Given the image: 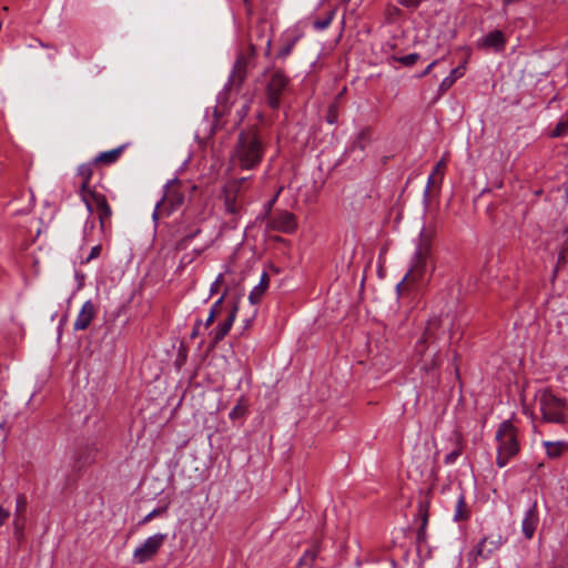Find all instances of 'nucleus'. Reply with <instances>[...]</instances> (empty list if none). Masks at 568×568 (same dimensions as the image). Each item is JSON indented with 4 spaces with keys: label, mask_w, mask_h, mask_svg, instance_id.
Instances as JSON below:
<instances>
[{
    "label": "nucleus",
    "mask_w": 568,
    "mask_h": 568,
    "mask_svg": "<svg viewBox=\"0 0 568 568\" xmlns=\"http://www.w3.org/2000/svg\"><path fill=\"white\" fill-rule=\"evenodd\" d=\"M264 155L263 142L255 130L242 131L237 136L233 162L243 170H253Z\"/></svg>",
    "instance_id": "nucleus-1"
},
{
    "label": "nucleus",
    "mask_w": 568,
    "mask_h": 568,
    "mask_svg": "<svg viewBox=\"0 0 568 568\" xmlns=\"http://www.w3.org/2000/svg\"><path fill=\"white\" fill-rule=\"evenodd\" d=\"M541 418L545 423L565 425L568 422V400L550 388H540L535 394Z\"/></svg>",
    "instance_id": "nucleus-2"
},
{
    "label": "nucleus",
    "mask_w": 568,
    "mask_h": 568,
    "mask_svg": "<svg viewBox=\"0 0 568 568\" xmlns=\"http://www.w3.org/2000/svg\"><path fill=\"white\" fill-rule=\"evenodd\" d=\"M439 327V320L434 318L427 323L423 336L417 341L415 352L422 357L420 368L426 373H432L440 365L439 347L436 344V329Z\"/></svg>",
    "instance_id": "nucleus-3"
},
{
    "label": "nucleus",
    "mask_w": 568,
    "mask_h": 568,
    "mask_svg": "<svg viewBox=\"0 0 568 568\" xmlns=\"http://www.w3.org/2000/svg\"><path fill=\"white\" fill-rule=\"evenodd\" d=\"M495 440L497 443L496 465L503 468L520 450L518 429L509 419L503 420L496 430Z\"/></svg>",
    "instance_id": "nucleus-4"
},
{
    "label": "nucleus",
    "mask_w": 568,
    "mask_h": 568,
    "mask_svg": "<svg viewBox=\"0 0 568 568\" xmlns=\"http://www.w3.org/2000/svg\"><path fill=\"white\" fill-rule=\"evenodd\" d=\"M430 254V240L429 236L426 235L425 227L422 229L418 243L416 245V250L413 257L412 267L404 276V278L397 284V290L404 285L405 281L418 282L422 281L427 273L428 264L427 260Z\"/></svg>",
    "instance_id": "nucleus-5"
},
{
    "label": "nucleus",
    "mask_w": 568,
    "mask_h": 568,
    "mask_svg": "<svg viewBox=\"0 0 568 568\" xmlns=\"http://www.w3.org/2000/svg\"><path fill=\"white\" fill-rule=\"evenodd\" d=\"M264 78L266 104L271 109L276 110L288 91L291 79L283 70L275 68L265 70Z\"/></svg>",
    "instance_id": "nucleus-6"
},
{
    "label": "nucleus",
    "mask_w": 568,
    "mask_h": 568,
    "mask_svg": "<svg viewBox=\"0 0 568 568\" xmlns=\"http://www.w3.org/2000/svg\"><path fill=\"white\" fill-rule=\"evenodd\" d=\"M246 59L244 55H239L235 60L233 69L230 73L227 82L224 84L222 91L217 94V105L215 112L224 113L229 110L231 104L232 92H237L246 78Z\"/></svg>",
    "instance_id": "nucleus-7"
},
{
    "label": "nucleus",
    "mask_w": 568,
    "mask_h": 568,
    "mask_svg": "<svg viewBox=\"0 0 568 568\" xmlns=\"http://www.w3.org/2000/svg\"><path fill=\"white\" fill-rule=\"evenodd\" d=\"M100 448L95 440H81L77 443L69 466L75 474L97 462Z\"/></svg>",
    "instance_id": "nucleus-8"
},
{
    "label": "nucleus",
    "mask_w": 568,
    "mask_h": 568,
    "mask_svg": "<svg viewBox=\"0 0 568 568\" xmlns=\"http://www.w3.org/2000/svg\"><path fill=\"white\" fill-rule=\"evenodd\" d=\"M89 194L90 196L82 201L90 214H92L93 211H97L101 232L106 233L110 227L112 216V210L108 204L106 197L104 194L97 191H90Z\"/></svg>",
    "instance_id": "nucleus-9"
},
{
    "label": "nucleus",
    "mask_w": 568,
    "mask_h": 568,
    "mask_svg": "<svg viewBox=\"0 0 568 568\" xmlns=\"http://www.w3.org/2000/svg\"><path fill=\"white\" fill-rule=\"evenodd\" d=\"M168 534L162 532H158L148 537L140 546L134 549L133 560L139 565H143L150 561L159 552Z\"/></svg>",
    "instance_id": "nucleus-10"
},
{
    "label": "nucleus",
    "mask_w": 568,
    "mask_h": 568,
    "mask_svg": "<svg viewBox=\"0 0 568 568\" xmlns=\"http://www.w3.org/2000/svg\"><path fill=\"white\" fill-rule=\"evenodd\" d=\"M175 182L176 180H171L164 185V195L162 200L155 204L152 214L153 220H158L163 211H165L166 214H170L171 211H174L182 205L184 201L183 194L172 190V185L175 184Z\"/></svg>",
    "instance_id": "nucleus-11"
},
{
    "label": "nucleus",
    "mask_w": 568,
    "mask_h": 568,
    "mask_svg": "<svg viewBox=\"0 0 568 568\" xmlns=\"http://www.w3.org/2000/svg\"><path fill=\"white\" fill-rule=\"evenodd\" d=\"M505 542V539L500 534L490 535L483 538L476 548L471 551V556L480 557L481 559H488L495 551H497L501 545Z\"/></svg>",
    "instance_id": "nucleus-12"
},
{
    "label": "nucleus",
    "mask_w": 568,
    "mask_h": 568,
    "mask_svg": "<svg viewBox=\"0 0 568 568\" xmlns=\"http://www.w3.org/2000/svg\"><path fill=\"white\" fill-rule=\"evenodd\" d=\"M507 44V38L500 30H494L488 32L485 37L477 41L478 49L494 50L495 52H501L505 50Z\"/></svg>",
    "instance_id": "nucleus-13"
},
{
    "label": "nucleus",
    "mask_w": 568,
    "mask_h": 568,
    "mask_svg": "<svg viewBox=\"0 0 568 568\" xmlns=\"http://www.w3.org/2000/svg\"><path fill=\"white\" fill-rule=\"evenodd\" d=\"M539 524V515L537 509V500H532L528 509L524 514L521 521V532L526 539H531Z\"/></svg>",
    "instance_id": "nucleus-14"
},
{
    "label": "nucleus",
    "mask_w": 568,
    "mask_h": 568,
    "mask_svg": "<svg viewBox=\"0 0 568 568\" xmlns=\"http://www.w3.org/2000/svg\"><path fill=\"white\" fill-rule=\"evenodd\" d=\"M246 181V178H242L234 183L230 184L224 190V205L225 210L231 214H237L241 210V205L237 203V192L242 185Z\"/></svg>",
    "instance_id": "nucleus-15"
},
{
    "label": "nucleus",
    "mask_w": 568,
    "mask_h": 568,
    "mask_svg": "<svg viewBox=\"0 0 568 568\" xmlns=\"http://www.w3.org/2000/svg\"><path fill=\"white\" fill-rule=\"evenodd\" d=\"M270 226L275 231L292 233L296 229L295 216L293 213L283 212L271 219Z\"/></svg>",
    "instance_id": "nucleus-16"
},
{
    "label": "nucleus",
    "mask_w": 568,
    "mask_h": 568,
    "mask_svg": "<svg viewBox=\"0 0 568 568\" xmlns=\"http://www.w3.org/2000/svg\"><path fill=\"white\" fill-rule=\"evenodd\" d=\"M94 314H95V306L92 303V301L89 300V301L84 302V304L82 305V307L73 323L74 331L87 329L89 327V325L91 324V322L94 317Z\"/></svg>",
    "instance_id": "nucleus-17"
},
{
    "label": "nucleus",
    "mask_w": 568,
    "mask_h": 568,
    "mask_svg": "<svg viewBox=\"0 0 568 568\" xmlns=\"http://www.w3.org/2000/svg\"><path fill=\"white\" fill-rule=\"evenodd\" d=\"M236 313H237V305L236 304H233L230 312H229V315L227 317L225 318L224 322L220 323L212 332H211V335H212V339L215 344H217L219 342H221L230 332V329L232 328V325L236 318Z\"/></svg>",
    "instance_id": "nucleus-18"
},
{
    "label": "nucleus",
    "mask_w": 568,
    "mask_h": 568,
    "mask_svg": "<svg viewBox=\"0 0 568 568\" xmlns=\"http://www.w3.org/2000/svg\"><path fill=\"white\" fill-rule=\"evenodd\" d=\"M373 141V130L371 126L362 128L357 134L355 135L352 144L349 146L351 152L359 151L361 153H365L367 148L371 145Z\"/></svg>",
    "instance_id": "nucleus-19"
},
{
    "label": "nucleus",
    "mask_w": 568,
    "mask_h": 568,
    "mask_svg": "<svg viewBox=\"0 0 568 568\" xmlns=\"http://www.w3.org/2000/svg\"><path fill=\"white\" fill-rule=\"evenodd\" d=\"M450 440L453 443V449L446 454L444 458L445 465L455 464L464 450L463 437L458 432H453Z\"/></svg>",
    "instance_id": "nucleus-20"
},
{
    "label": "nucleus",
    "mask_w": 568,
    "mask_h": 568,
    "mask_svg": "<svg viewBox=\"0 0 568 568\" xmlns=\"http://www.w3.org/2000/svg\"><path fill=\"white\" fill-rule=\"evenodd\" d=\"M93 164H94L93 162L84 163L78 168V174L82 179L81 186H80V193H81L82 200L85 197H89L90 196L89 192L92 191L90 189L89 183H90V180L92 176V165Z\"/></svg>",
    "instance_id": "nucleus-21"
},
{
    "label": "nucleus",
    "mask_w": 568,
    "mask_h": 568,
    "mask_svg": "<svg viewBox=\"0 0 568 568\" xmlns=\"http://www.w3.org/2000/svg\"><path fill=\"white\" fill-rule=\"evenodd\" d=\"M418 517L420 518V525L417 529L416 534V545H417V551L420 552V548L423 545L427 542V525H428V513L427 510L420 506Z\"/></svg>",
    "instance_id": "nucleus-22"
},
{
    "label": "nucleus",
    "mask_w": 568,
    "mask_h": 568,
    "mask_svg": "<svg viewBox=\"0 0 568 568\" xmlns=\"http://www.w3.org/2000/svg\"><path fill=\"white\" fill-rule=\"evenodd\" d=\"M270 284V277L266 272H263L260 278V282L256 286L253 287V290L248 294V301L251 304L255 305L260 303L262 296L264 295L265 291L267 290Z\"/></svg>",
    "instance_id": "nucleus-23"
},
{
    "label": "nucleus",
    "mask_w": 568,
    "mask_h": 568,
    "mask_svg": "<svg viewBox=\"0 0 568 568\" xmlns=\"http://www.w3.org/2000/svg\"><path fill=\"white\" fill-rule=\"evenodd\" d=\"M542 445L549 458H559L568 450V443L565 440L549 442L545 440Z\"/></svg>",
    "instance_id": "nucleus-24"
},
{
    "label": "nucleus",
    "mask_w": 568,
    "mask_h": 568,
    "mask_svg": "<svg viewBox=\"0 0 568 568\" xmlns=\"http://www.w3.org/2000/svg\"><path fill=\"white\" fill-rule=\"evenodd\" d=\"M124 148H125L124 145H121V146L112 149L110 151L102 152L93 160V163L112 164L119 160Z\"/></svg>",
    "instance_id": "nucleus-25"
},
{
    "label": "nucleus",
    "mask_w": 568,
    "mask_h": 568,
    "mask_svg": "<svg viewBox=\"0 0 568 568\" xmlns=\"http://www.w3.org/2000/svg\"><path fill=\"white\" fill-rule=\"evenodd\" d=\"M27 497L24 495H19L16 500V518L14 526L17 529H22L24 525L23 515L27 510Z\"/></svg>",
    "instance_id": "nucleus-26"
},
{
    "label": "nucleus",
    "mask_w": 568,
    "mask_h": 568,
    "mask_svg": "<svg viewBox=\"0 0 568 568\" xmlns=\"http://www.w3.org/2000/svg\"><path fill=\"white\" fill-rule=\"evenodd\" d=\"M465 65H458L450 71V73L444 78L439 84L440 91H447L456 82L457 79L465 74Z\"/></svg>",
    "instance_id": "nucleus-27"
},
{
    "label": "nucleus",
    "mask_w": 568,
    "mask_h": 568,
    "mask_svg": "<svg viewBox=\"0 0 568 568\" xmlns=\"http://www.w3.org/2000/svg\"><path fill=\"white\" fill-rule=\"evenodd\" d=\"M467 517H468V514L466 511L465 496L463 494H460L456 501L454 520L460 521V520L467 519Z\"/></svg>",
    "instance_id": "nucleus-28"
},
{
    "label": "nucleus",
    "mask_w": 568,
    "mask_h": 568,
    "mask_svg": "<svg viewBox=\"0 0 568 568\" xmlns=\"http://www.w3.org/2000/svg\"><path fill=\"white\" fill-rule=\"evenodd\" d=\"M568 134V113H565L551 132L552 138H562Z\"/></svg>",
    "instance_id": "nucleus-29"
},
{
    "label": "nucleus",
    "mask_w": 568,
    "mask_h": 568,
    "mask_svg": "<svg viewBox=\"0 0 568 568\" xmlns=\"http://www.w3.org/2000/svg\"><path fill=\"white\" fill-rule=\"evenodd\" d=\"M201 233V229L196 225L191 226L190 230H186L185 233L179 241L180 248H186L189 243Z\"/></svg>",
    "instance_id": "nucleus-30"
},
{
    "label": "nucleus",
    "mask_w": 568,
    "mask_h": 568,
    "mask_svg": "<svg viewBox=\"0 0 568 568\" xmlns=\"http://www.w3.org/2000/svg\"><path fill=\"white\" fill-rule=\"evenodd\" d=\"M394 59L405 67H412L418 61L419 54L418 53H409L407 55H403V57H398V58H394Z\"/></svg>",
    "instance_id": "nucleus-31"
},
{
    "label": "nucleus",
    "mask_w": 568,
    "mask_h": 568,
    "mask_svg": "<svg viewBox=\"0 0 568 568\" xmlns=\"http://www.w3.org/2000/svg\"><path fill=\"white\" fill-rule=\"evenodd\" d=\"M245 414H246V407L244 405H242L241 403H239L231 409V412L229 413V417L232 420H236L239 418L244 417Z\"/></svg>",
    "instance_id": "nucleus-32"
},
{
    "label": "nucleus",
    "mask_w": 568,
    "mask_h": 568,
    "mask_svg": "<svg viewBox=\"0 0 568 568\" xmlns=\"http://www.w3.org/2000/svg\"><path fill=\"white\" fill-rule=\"evenodd\" d=\"M101 251H102L101 244H97V245L92 246L89 255L84 260L81 261V264H88L91 261L98 258L101 254Z\"/></svg>",
    "instance_id": "nucleus-33"
},
{
    "label": "nucleus",
    "mask_w": 568,
    "mask_h": 568,
    "mask_svg": "<svg viewBox=\"0 0 568 568\" xmlns=\"http://www.w3.org/2000/svg\"><path fill=\"white\" fill-rule=\"evenodd\" d=\"M315 557H316V551L312 550V549H308L300 558L298 564L301 566H310L313 562V560L315 559Z\"/></svg>",
    "instance_id": "nucleus-34"
},
{
    "label": "nucleus",
    "mask_w": 568,
    "mask_h": 568,
    "mask_svg": "<svg viewBox=\"0 0 568 568\" xmlns=\"http://www.w3.org/2000/svg\"><path fill=\"white\" fill-rule=\"evenodd\" d=\"M27 195H28V204L27 206L22 207V209H18L14 213L16 214H28L30 213L33 204H34V195L31 191H28L27 192Z\"/></svg>",
    "instance_id": "nucleus-35"
},
{
    "label": "nucleus",
    "mask_w": 568,
    "mask_h": 568,
    "mask_svg": "<svg viewBox=\"0 0 568 568\" xmlns=\"http://www.w3.org/2000/svg\"><path fill=\"white\" fill-rule=\"evenodd\" d=\"M166 511V506L164 507H159V508H155L153 509L152 511H150L142 520H141V524H148L150 523L152 519H154L155 517L160 516L161 514L165 513Z\"/></svg>",
    "instance_id": "nucleus-36"
},
{
    "label": "nucleus",
    "mask_w": 568,
    "mask_h": 568,
    "mask_svg": "<svg viewBox=\"0 0 568 568\" xmlns=\"http://www.w3.org/2000/svg\"><path fill=\"white\" fill-rule=\"evenodd\" d=\"M397 1L403 7L409 9V10H415L420 6L423 0H397Z\"/></svg>",
    "instance_id": "nucleus-37"
},
{
    "label": "nucleus",
    "mask_w": 568,
    "mask_h": 568,
    "mask_svg": "<svg viewBox=\"0 0 568 568\" xmlns=\"http://www.w3.org/2000/svg\"><path fill=\"white\" fill-rule=\"evenodd\" d=\"M222 281H223V274H219L217 277L215 278V281L211 284V287H210L211 296L219 292Z\"/></svg>",
    "instance_id": "nucleus-38"
},
{
    "label": "nucleus",
    "mask_w": 568,
    "mask_h": 568,
    "mask_svg": "<svg viewBox=\"0 0 568 568\" xmlns=\"http://www.w3.org/2000/svg\"><path fill=\"white\" fill-rule=\"evenodd\" d=\"M332 22V18L328 17V18H325L323 20H316L314 21V28L316 30H325Z\"/></svg>",
    "instance_id": "nucleus-39"
},
{
    "label": "nucleus",
    "mask_w": 568,
    "mask_h": 568,
    "mask_svg": "<svg viewBox=\"0 0 568 568\" xmlns=\"http://www.w3.org/2000/svg\"><path fill=\"white\" fill-rule=\"evenodd\" d=\"M226 292H224L212 305L211 310H214L215 315L217 316L221 313L223 301L225 298Z\"/></svg>",
    "instance_id": "nucleus-40"
},
{
    "label": "nucleus",
    "mask_w": 568,
    "mask_h": 568,
    "mask_svg": "<svg viewBox=\"0 0 568 568\" xmlns=\"http://www.w3.org/2000/svg\"><path fill=\"white\" fill-rule=\"evenodd\" d=\"M293 45H294V42L281 48L278 51V57H281V58L287 57L291 53Z\"/></svg>",
    "instance_id": "nucleus-41"
},
{
    "label": "nucleus",
    "mask_w": 568,
    "mask_h": 568,
    "mask_svg": "<svg viewBox=\"0 0 568 568\" xmlns=\"http://www.w3.org/2000/svg\"><path fill=\"white\" fill-rule=\"evenodd\" d=\"M326 120L329 124H334L337 122V112L335 109H329Z\"/></svg>",
    "instance_id": "nucleus-42"
},
{
    "label": "nucleus",
    "mask_w": 568,
    "mask_h": 568,
    "mask_svg": "<svg viewBox=\"0 0 568 568\" xmlns=\"http://www.w3.org/2000/svg\"><path fill=\"white\" fill-rule=\"evenodd\" d=\"M10 513L9 510L4 509L3 507H0V526L4 524V521L9 518Z\"/></svg>",
    "instance_id": "nucleus-43"
},
{
    "label": "nucleus",
    "mask_w": 568,
    "mask_h": 568,
    "mask_svg": "<svg viewBox=\"0 0 568 568\" xmlns=\"http://www.w3.org/2000/svg\"><path fill=\"white\" fill-rule=\"evenodd\" d=\"M215 318H216V315H215L214 310H210L209 316L205 321V327H209L210 325H212L213 322L215 321Z\"/></svg>",
    "instance_id": "nucleus-44"
},
{
    "label": "nucleus",
    "mask_w": 568,
    "mask_h": 568,
    "mask_svg": "<svg viewBox=\"0 0 568 568\" xmlns=\"http://www.w3.org/2000/svg\"><path fill=\"white\" fill-rule=\"evenodd\" d=\"M433 183H434V173L432 175H429V178H428L427 185H426V189L424 191V197L425 199L428 197L429 190H430V186H432Z\"/></svg>",
    "instance_id": "nucleus-45"
},
{
    "label": "nucleus",
    "mask_w": 568,
    "mask_h": 568,
    "mask_svg": "<svg viewBox=\"0 0 568 568\" xmlns=\"http://www.w3.org/2000/svg\"><path fill=\"white\" fill-rule=\"evenodd\" d=\"M437 64V60L433 61L432 63H429L426 69L422 72L420 77H425L427 74H429V72L433 70V68Z\"/></svg>",
    "instance_id": "nucleus-46"
},
{
    "label": "nucleus",
    "mask_w": 568,
    "mask_h": 568,
    "mask_svg": "<svg viewBox=\"0 0 568 568\" xmlns=\"http://www.w3.org/2000/svg\"><path fill=\"white\" fill-rule=\"evenodd\" d=\"M95 225V221L94 220H87L85 222V225H84V235L87 234V230L90 227V229H93Z\"/></svg>",
    "instance_id": "nucleus-47"
},
{
    "label": "nucleus",
    "mask_w": 568,
    "mask_h": 568,
    "mask_svg": "<svg viewBox=\"0 0 568 568\" xmlns=\"http://www.w3.org/2000/svg\"><path fill=\"white\" fill-rule=\"evenodd\" d=\"M201 321L199 320L196 323H195V326L191 333V337L194 338L197 334H199V326L201 325Z\"/></svg>",
    "instance_id": "nucleus-48"
},
{
    "label": "nucleus",
    "mask_w": 568,
    "mask_h": 568,
    "mask_svg": "<svg viewBox=\"0 0 568 568\" xmlns=\"http://www.w3.org/2000/svg\"><path fill=\"white\" fill-rule=\"evenodd\" d=\"M444 166V161H439L435 168H434V173L438 172Z\"/></svg>",
    "instance_id": "nucleus-49"
},
{
    "label": "nucleus",
    "mask_w": 568,
    "mask_h": 568,
    "mask_svg": "<svg viewBox=\"0 0 568 568\" xmlns=\"http://www.w3.org/2000/svg\"><path fill=\"white\" fill-rule=\"evenodd\" d=\"M270 48H271V39H267V41H266V53L270 52Z\"/></svg>",
    "instance_id": "nucleus-50"
},
{
    "label": "nucleus",
    "mask_w": 568,
    "mask_h": 568,
    "mask_svg": "<svg viewBox=\"0 0 568 568\" xmlns=\"http://www.w3.org/2000/svg\"><path fill=\"white\" fill-rule=\"evenodd\" d=\"M242 1L244 2V4H245L246 7H250V6H251L250 0H242Z\"/></svg>",
    "instance_id": "nucleus-51"
},
{
    "label": "nucleus",
    "mask_w": 568,
    "mask_h": 568,
    "mask_svg": "<svg viewBox=\"0 0 568 568\" xmlns=\"http://www.w3.org/2000/svg\"><path fill=\"white\" fill-rule=\"evenodd\" d=\"M550 568H564V567H562L561 565H559V564H556V565H554V566H552V567H550Z\"/></svg>",
    "instance_id": "nucleus-52"
}]
</instances>
